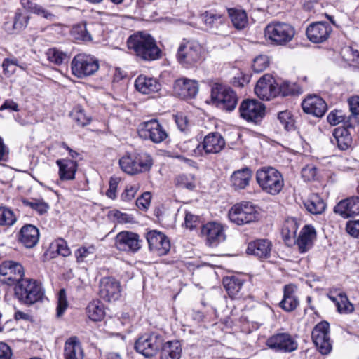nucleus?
<instances>
[{
    "mask_svg": "<svg viewBox=\"0 0 359 359\" xmlns=\"http://www.w3.org/2000/svg\"><path fill=\"white\" fill-rule=\"evenodd\" d=\"M129 50H133L139 58L151 61L160 57L161 50L154 38L144 32H137L130 36L127 40Z\"/></svg>",
    "mask_w": 359,
    "mask_h": 359,
    "instance_id": "nucleus-1",
    "label": "nucleus"
},
{
    "mask_svg": "<svg viewBox=\"0 0 359 359\" xmlns=\"http://www.w3.org/2000/svg\"><path fill=\"white\" fill-rule=\"evenodd\" d=\"M176 59L184 68L196 67L203 60V48L196 41L183 39L177 48Z\"/></svg>",
    "mask_w": 359,
    "mask_h": 359,
    "instance_id": "nucleus-2",
    "label": "nucleus"
},
{
    "mask_svg": "<svg viewBox=\"0 0 359 359\" xmlns=\"http://www.w3.org/2000/svg\"><path fill=\"white\" fill-rule=\"evenodd\" d=\"M15 296L23 304L32 305L44 296L41 284L32 278H24L15 287Z\"/></svg>",
    "mask_w": 359,
    "mask_h": 359,
    "instance_id": "nucleus-3",
    "label": "nucleus"
},
{
    "mask_svg": "<svg viewBox=\"0 0 359 359\" xmlns=\"http://www.w3.org/2000/svg\"><path fill=\"white\" fill-rule=\"evenodd\" d=\"M256 180L265 192L276 195L280 192L284 180L282 174L273 167H263L256 172Z\"/></svg>",
    "mask_w": 359,
    "mask_h": 359,
    "instance_id": "nucleus-4",
    "label": "nucleus"
},
{
    "mask_svg": "<svg viewBox=\"0 0 359 359\" xmlns=\"http://www.w3.org/2000/svg\"><path fill=\"white\" fill-rule=\"evenodd\" d=\"M295 30L290 24L273 21L264 29V36L272 43L285 46L294 38Z\"/></svg>",
    "mask_w": 359,
    "mask_h": 359,
    "instance_id": "nucleus-5",
    "label": "nucleus"
},
{
    "mask_svg": "<svg viewBox=\"0 0 359 359\" xmlns=\"http://www.w3.org/2000/svg\"><path fill=\"white\" fill-rule=\"evenodd\" d=\"M164 340L163 335L158 332L144 334L136 340L135 348L144 357L150 358L158 352Z\"/></svg>",
    "mask_w": 359,
    "mask_h": 359,
    "instance_id": "nucleus-6",
    "label": "nucleus"
},
{
    "mask_svg": "<svg viewBox=\"0 0 359 359\" xmlns=\"http://www.w3.org/2000/svg\"><path fill=\"white\" fill-rule=\"evenodd\" d=\"M226 142L218 132L209 133L204 137L203 141L196 145L192 151L194 156H203L220 153L225 147Z\"/></svg>",
    "mask_w": 359,
    "mask_h": 359,
    "instance_id": "nucleus-7",
    "label": "nucleus"
},
{
    "mask_svg": "<svg viewBox=\"0 0 359 359\" xmlns=\"http://www.w3.org/2000/svg\"><path fill=\"white\" fill-rule=\"evenodd\" d=\"M228 216L231 222L238 225H243L258 220L259 212L252 203L243 202L233 205Z\"/></svg>",
    "mask_w": 359,
    "mask_h": 359,
    "instance_id": "nucleus-8",
    "label": "nucleus"
},
{
    "mask_svg": "<svg viewBox=\"0 0 359 359\" xmlns=\"http://www.w3.org/2000/svg\"><path fill=\"white\" fill-rule=\"evenodd\" d=\"M72 74L77 78L94 74L99 69L98 60L90 55L78 54L71 62Z\"/></svg>",
    "mask_w": 359,
    "mask_h": 359,
    "instance_id": "nucleus-9",
    "label": "nucleus"
},
{
    "mask_svg": "<svg viewBox=\"0 0 359 359\" xmlns=\"http://www.w3.org/2000/svg\"><path fill=\"white\" fill-rule=\"evenodd\" d=\"M211 98L218 107L229 111L235 109L238 102L237 95L232 89L218 83L212 87Z\"/></svg>",
    "mask_w": 359,
    "mask_h": 359,
    "instance_id": "nucleus-10",
    "label": "nucleus"
},
{
    "mask_svg": "<svg viewBox=\"0 0 359 359\" xmlns=\"http://www.w3.org/2000/svg\"><path fill=\"white\" fill-rule=\"evenodd\" d=\"M23 266L13 261H5L0 264V282L10 286L15 285L24 278Z\"/></svg>",
    "mask_w": 359,
    "mask_h": 359,
    "instance_id": "nucleus-11",
    "label": "nucleus"
},
{
    "mask_svg": "<svg viewBox=\"0 0 359 359\" xmlns=\"http://www.w3.org/2000/svg\"><path fill=\"white\" fill-rule=\"evenodd\" d=\"M137 131L140 137L156 144L162 142L168 136L163 127L155 119L141 123Z\"/></svg>",
    "mask_w": 359,
    "mask_h": 359,
    "instance_id": "nucleus-12",
    "label": "nucleus"
},
{
    "mask_svg": "<svg viewBox=\"0 0 359 359\" xmlns=\"http://www.w3.org/2000/svg\"><path fill=\"white\" fill-rule=\"evenodd\" d=\"M241 117L247 121L257 123L265 115V106L255 100H245L239 107Z\"/></svg>",
    "mask_w": 359,
    "mask_h": 359,
    "instance_id": "nucleus-13",
    "label": "nucleus"
},
{
    "mask_svg": "<svg viewBox=\"0 0 359 359\" xmlns=\"http://www.w3.org/2000/svg\"><path fill=\"white\" fill-rule=\"evenodd\" d=\"M312 339L322 355H327L332 350L330 338V325L326 321L318 323L312 331Z\"/></svg>",
    "mask_w": 359,
    "mask_h": 359,
    "instance_id": "nucleus-14",
    "label": "nucleus"
},
{
    "mask_svg": "<svg viewBox=\"0 0 359 359\" xmlns=\"http://www.w3.org/2000/svg\"><path fill=\"white\" fill-rule=\"evenodd\" d=\"M266 344L271 349L285 353L292 352L298 346L295 339L287 332H280L272 335L267 339Z\"/></svg>",
    "mask_w": 359,
    "mask_h": 359,
    "instance_id": "nucleus-15",
    "label": "nucleus"
},
{
    "mask_svg": "<svg viewBox=\"0 0 359 359\" xmlns=\"http://www.w3.org/2000/svg\"><path fill=\"white\" fill-rule=\"evenodd\" d=\"M149 250L158 256L168 254L170 250L169 238L163 233L153 230L146 234Z\"/></svg>",
    "mask_w": 359,
    "mask_h": 359,
    "instance_id": "nucleus-16",
    "label": "nucleus"
},
{
    "mask_svg": "<svg viewBox=\"0 0 359 359\" xmlns=\"http://www.w3.org/2000/svg\"><path fill=\"white\" fill-rule=\"evenodd\" d=\"M140 236L131 231L119 232L115 238V246L121 251L136 252L142 248Z\"/></svg>",
    "mask_w": 359,
    "mask_h": 359,
    "instance_id": "nucleus-17",
    "label": "nucleus"
},
{
    "mask_svg": "<svg viewBox=\"0 0 359 359\" xmlns=\"http://www.w3.org/2000/svg\"><path fill=\"white\" fill-rule=\"evenodd\" d=\"M332 32V26L329 22L319 21L310 24L306 34L310 41L320 43L328 39Z\"/></svg>",
    "mask_w": 359,
    "mask_h": 359,
    "instance_id": "nucleus-18",
    "label": "nucleus"
},
{
    "mask_svg": "<svg viewBox=\"0 0 359 359\" xmlns=\"http://www.w3.org/2000/svg\"><path fill=\"white\" fill-rule=\"evenodd\" d=\"M99 288L100 297L107 302L116 301L121 295V284L112 277L102 278Z\"/></svg>",
    "mask_w": 359,
    "mask_h": 359,
    "instance_id": "nucleus-19",
    "label": "nucleus"
},
{
    "mask_svg": "<svg viewBox=\"0 0 359 359\" xmlns=\"http://www.w3.org/2000/svg\"><path fill=\"white\" fill-rule=\"evenodd\" d=\"M276 81L270 74H264L257 82L255 94L262 100H269L278 96Z\"/></svg>",
    "mask_w": 359,
    "mask_h": 359,
    "instance_id": "nucleus-20",
    "label": "nucleus"
},
{
    "mask_svg": "<svg viewBox=\"0 0 359 359\" xmlns=\"http://www.w3.org/2000/svg\"><path fill=\"white\" fill-rule=\"evenodd\" d=\"M201 234L205 238L208 245L210 247L217 246L226 239L223 226L217 222H208L203 225Z\"/></svg>",
    "mask_w": 359,
    "mask_h": 359,
    "instance_id": "nucleus-21",
    "label": "nucleus"
},
{
    "mask_svg": "<svg viewBox=\"0 0 359 359\" xmlns=\"http://www.w3.org/2000/svg\"><path fill=\"white\" fill-rule=\"evenodd\" d=\"M272 247V243L268 239H256L248 243L246 253L262 261L271 257Z\"/></svg>",
    "mask_w": 359,
    "mask_h": 359,
    "instance_id": "nucleus-22",
    "label": "nucleus"
},
{
    "mask_svg": "<svg viewBox=\"0 0 359 359\" xmlns=\"http://www.w3.org/2000/svg\"><path fill=\"white\" fill-rule=\"evenodd\" d=\"M201 20L206 29L215 34H219L226 27V17L215 11H207L201 15Z\"/></svg>",
    "mask_w": 359,
    "mask_h": 359,
    "instance_id": "nucleus-23",
    "label": "nucleus"
},
{
    "mask_svg": "<svg viewBox=\"0 0 359 359\" xmlns=\"http://www.w3.org/2000/svg\"><path fill=\"white\" fill-rule=\"evenodd\" d=\"M175 94L182 99L193 98L198 92V81L187 78H180L174 83Z\"/></svg>",
    "mask_w": 359,
    "mask_h": 359,
    "instance_id": "nucleus-24",
    "label": "nucleus"
},
{
    "mask_svg": "<svg viewBox=\"0 0 359 359\" xmlns=\"http://www.w3.org/2000/svg\"><path fill=\"white\" fill-rule=\"evenodd\" d=\"M303 111L316 117H322L327 109L326 102L316 95H308L302 102Z\"/></svg>",
    "mask_w": 359,
    "mask_h": 359,
    "instance_id": "nucleus-25",
    "label": "nucleus"
},
{
    "mask_svg": "<svg viewBox=\"0 0 359 359\" xmlns=\"http://www.w3.org/2000/svg\"><path fill=\"white\" fill-rule=\"evenodd\" d=\"M334 212L343 218L359 215V196H352L339 201L334 208Z\"/></svg>",
    "mask_w": 359,
    "mask_h": 359,
    "instance_id": "nucleus-26",
    "label": "nucleus"
},
{
    "mask_svg": "<svg viewBox=\"0 0 359 359\" xmlns=\"http://www.w3.org/2000/svg\"><path fill=\"white\" fill-rule=\"evenodd\" d=\"M18 240L27 248L34 247L39 240V229L32 224H26L23 226L20 231Z\"/></svg>",
    "mask_w": 359,
    "mask_h": 359,
    "instance_id": "nucleus-27",
    "label": "nucleus"
},
{
    "mask_svg": "<svg viewBox=\"0 0 359 359\" xmlns=\"http://www.w3.org/2000/svg\"><path fill=\"white\" fill-rule=\"evenodd\" d=\"M316 232L315 229L311 225H306L301 230L297 245L301 253L307 252L312 246L313 241L316 239Z\"/></svg>",
    "mask_w": 359,
    "mask_h": 359,
    "instance_id": "nucleus-28",
    "label": "nucleus"
},
{
    "mask_svg": "<svg viewBox=\"0 0 359 359\" xmlns=\"http://www.w3.org/2000/svg\"><path fill=\"white\" fill-rule=\"evenodd\" d=\"M135 87L142 94H150L158 92L161 86L156 79L140 75L135 79Z\"/></svg>",
    "mask_w": 359,
    "mask_h": 359,
    "instance_id": "nucleus-29",
    "label": "nucleus"
},
{
    "mask_svg": "<svg viewBox=\"0 0 359 359\" xmlns=\"http://www.w3.org/2000/svg\"><path fill=\"white\" fill-rule=\"evenodd\" d=\"M59 167V176L61 180H72L75 178V174L78 168L76 161L62 158L56 161Z\"/></svg>",
    "mask_w": 359,
    "mask_h": 359,
    "instance_id": "nucleus-30",
    "label": "nucleus"
},
{
    "mask_svg": "<svg viewBox=\"0 0 359 359\" xmlns=\"http://www.w3.org/2000/svg\"><path fill=\"white\" fill-rule=\"evenodd\" d=\"M252 170L248 167L234 171L231 177V184L236 189H243L249 185Z\"/></svg>",
    "mask_w": 359,
    "mask_h": 359,
    "instance_id": "nucleus-31",
    "label": "nucleus"
},
{
    "mask_svg": "<svg viewBox=\"0 0 359 359\" xmlns=\"http://www.w3.org/2000/svg\"><path fill=\"white\" fill-rule=\"evenodd\" d=\"M331 142L337 144L339 149L346 150L352 144V137L347 128L339 127L334 129Z\"/></svg>",
    "mask_w": 359,
    "mask_h": 359,
    "instance_id": "nucleus-32",
    "label": "nucleus"
},
{
    "mask_svg": "<svg viewBox=\"0 0 359 359\" xmlns=\"http://www.w3.org/2000/svg\"><path fill=\"white\" fill-rule=\"evenodd\" d=\"M65 359H83V351L76 337L69 338L65 344Z\"/></svg>",
    "mask_w": 359,
    "mask_h": 359,
    "instance_id": "nucleus-33",
    "label": "nucleus"
},
{
    "mask_svg": "<svg viewBox=\"0 0 359 359\" xmlns=\"http://www.w3.org/2000/svg\"><path fill=\"white\" fill-rule=\"evenodd\" d=\"M161 359H180L182 346L179 341H168L161 346Z\"/></svg>",
    "mask_w": 359,
    "mask_h": 359,
    "instance_id": "nucleus-34",
    "label": "nucleus"
},
{
    "mask_svg": "<svg viewBox=\"0 0 359 359\" xmlns=\"http://www.w3.org/2000/svg\"><path fill=\"white\" fill-rule=\"evenodd\" d=\"M280 306L285 311H294L299 305V301L294 294L292 285H287L284 287L283 299L279 304Z\"/></svg>",
    "mask_w": 359,
    "mask_h": 359,
    "instance_id": "nucleus-35",
    "label": "nucleus"
},
{
    "mask_svg": "<svg viewBox=\"0 0 359 359\" xmlns=\"http://www.w3.org/2000/svg\"><path fill=\"white\" fill-rule=\"evenodd\" d=\"M306 210L313 215L323 213L326 208V205L321 197L316 194L311 195L309 199L304 203Z\"/></svg>",
    "mask_w": 359,
    "mask_h": 359,
    "instance_id": "nucleus-36",
    "label": "nucleus"
},
{
    "mask_svg": "<svg viewBox=\"0 0 359 359\" xmlns=\"http://www.w3.org/2000/svg\"><path fill=\"white\" fill-rule=\"evenodd\" d=\"M328 297L330 299L334 302L339 313H349L353 311V305L349 302L344 293L339 292L335 297L330 294Z\"/></svg>",
    "mask_w": 359,
    "mask_h": 359,
    "instance_id": "nucleus-37",
    "label": "nucleus"
},
{
    "mask_svg": "<svg viewBox=\"0 0 359 359\" xmlns=\"http://www.w3.org/2000/svg\"><path fill=\"white\" fill-rule=\"evenodd\" d=\"M96 247L94 245H83L79 248L74 255L78 263L86 262L95 257Z\"/></svg>",
    "mask_w": 359,
    "mask_h": 359,
    "instance_id": "nucleus-38",
    "label": "nucleus"
},
{
    "mask_svg": "<svg viewBox=\"0 0 359 359\" xmlns=\"http://www.w3.org/2000/svg\"><path fill=\"white\" fill-rule=\"evenodd\" d=\"M228 13L233 26L237 29H243L248 24L247 14L244 11L229 9Z\"/></svg>",
    "mask_w": 359,
    "mask_h": 359,
    "instance_id": "nucleus-39",
    "label": "nucleus"
},
{
    "mask_svg": "<svg viewBox=\"0 0 359 359\" xmlns=\"http://www.w3.org/2000/svg\"><path fill=\"white\" fill-rule=\"evenodd\" d=\"M119 165L121 170L129 175H137V161L135 156L127 155L123 156L119 160Z\"/></svg>",
    "mask_w": 359,
    "mask_h": 359,
    "instance_id": "nucleus-40",
    "label": "nucleus"
},
{
    "mask_svg": "<svg viewBox=\"0 0 359 359\" xmlns=\"http://www.w3.org/2000/svg\"><path fill=\"white\" fill-rule=\"evenodd\" d=\"M86 310L89 318L93 321L101 320L104 316L103 305L97 300L90 302Z\"/></svg>",
    "mask_w": 359,
    "mask_h": 359,
    "instance_id": "nucleus-41",
    "label": "nucleus"
},
{
    "mask_svg": "<svg viewBox=\"0 0 359 359\" xmlns=\"http://www.w3.org/2000/svg\"><path fill=\"white\" fill-rule=\"evenodd\" d=\"M17 67L23 70H26L28 67V65L25 62L19 64L18 60L15 57L5 58L2 62L4 74L7 76H10L14 74L16 71Z\"/></svg>",
    "mask_w": 359,
    "mask_h": 359,
    "instance_id": "nucleus-42",
    "label": "nucleus"
},
{
    "mask_svg": "<svg viewBox=\"0 0 359 359\" xmlns=\"http://www.w3.org/2000/svg\"><path fill=\"white\" fill-rule=\"evenodd\" d=\"M70 116L79 126H86L91 121V117L88 116L81 106H76L70 113Z\"/></svg>",
    "mask_w": 359,
    "mask_h": 359,
    "instance_id": "nucleus-43",
    "label": "nucleus"
},
{
    "mask_svg": "<svg viewBox=\"0 0 359 359\" xmlns=\"http://www.w3.org/2000/svg\"><path fill=\"white\" fill-rule=\"evenodd\" d=\"M243 283L242 280L236 277H227L223 280L224 287L231 296H234L239 292Z\"/></svg>",
    "mask_w": 359,
    "mask_h": 359,
    "instance_id": "nucleus-44",
    "label": "nucleus"
},
{
    "mask_svg": "<svg viewBox=\"0 0 359 359\" xmlns=\"http://www.w3.org/2000/svg\"><path fill=\"white\" fill-rule=\"evenodd\" d=\"M175 184L178 188L193 190L196 187L195 177L192 174L180 175L175 179Z\"/></svg>",
    "mask_w": 359,
    "mask_h": 359,
    "instance_id": "nucleus-45",
    "label": "nucleus"
},
{
    "mask_svg": "<svg viewBox=\"0 0 359 359\" xmlns=\"http://www.w3.org/2000/svg\"><path fill=\"white\" fill-rule=\"evenodd\" d=\"M48 60L56 65H62L68 59L67 53L56 48H49L46 53Z\"/></svg>",
    "mask_w": 359,
    "mask_h": 359,
    "instance_id": "nucleus-46",
    "label": "nucleus"
},
{
    "mask_svg": "<svg viewBox=\"0 0 359 359\" xmlns=\"http://www.w3.org/2000/svg\"><path fill=\"white\" fill-rule=\"evenodd\" d=\"M16 220V216L11 209L6 206H0V226H13Z\"/></svg>",
    "mask_w": 359,
    "mask_h": 359,
    "instance_id": "nucleus-47",
    "label": "nucleus"
},
{
    "mask_svg": "<svg viewBox=\"0 0 359 359\" xmlns=\"http://www.w3.org/2000/svg\"><path fill=\"white\" fill-rule=\"evenodd\" d=\"M136 158L138 174L150 170L153 165V159L149 154L147 153L139 154L136 156Z\"/></svg>",
    "mask_w": 359,
    "mask_h": 359,
    "instance_id": "nucleus-48",
    "label": "nucleus"
},
{
    "mask_svg": "<svg viewBox=\"0 0 359 359\" xmlns=\"http://www.w3.org/2000/svg\"><path fill=\"white\" fill-rule=\"evenodd\" d=\"M276 85L278 95L285 97L294 95L297 93V86L294 83H291L288 81H283L281 83L276 82Z\"/></svg>",
    "mask_w": 359,
    "mask_h": 359,
    "instance_id": "nucleus-49",
    "label": "nucleus"
},
{
    "mask_svg": "<svg viewBox=\"0 0 359 359\" xmlns=\"http://www.w3.org/2000/svg\"><path fill=\"white\" fill-rule=\"evenodd\" d=\"M24 204L36 210L39 215H43L48 212L49 205L43 199H32V201H24Z\"/></svg>",
    "mask_w": 359,
    "mask_h": 359,
    "instance_id": "nucleus-50",
    "label": "nucleus"
},
{
    "mask_svg": "<svg viewBox=\"0 0 359 359\" xmlns=\"http://www.w3.org/2000/svg\"><path fill=\"white\" fill-rule=\"evenodd\" d=\"M269 65V57L266 55H259L254 59L252 67L254 72L259 73L265 70Z\"/></svg>",
    "mask_w": 359,
    "mask_h": 359,
    "instance_id": "nucleus-51",
    "label": "nucleus"
},
{
    "mask_svg": "<svg viewBox=\"0 0 359 359\" xmlns=\"http://www.w3.org/2000/svg\"><path fill=\"white\" fill-rule=\"evenodd\" d=\"M297 231V224L294 219L287 220L283 228V234L285 238H295Z\"/></svg>",
    "mask_w": 359,
    "mask_h": 359,
    "instance_id": "nucleus-52",
    "label": "nucleus"
},
{
    "mask_svg": "<svg viewBox=\"0 0 359 359\" xmlns=\"http://www.w3.org/2000/svg\"><path fill=\"white\" fill-rule=\"evenodd\" d=\"M68 307V302L67 299L66 291L61 289L58 292L57 306V317H61Z\"/></svg>",
    "mask_w": 359,
    "mask_h": 359,
    "instance_id": "nucleus-53",
    "label": "nucleus"
},
{
    "mask_svg": "<svg viewBox=\"0 0 359 359\" xmlns=\"http://www.w3.org/2000/svg\"><path fill=\"white\" fill-rule=\"evenodd\" d=\"M28 10L35 14L43 16L44 18L48 20H53L55 15L49 12L48 10L43 8L41 6L36 4L30 3L28 6Z\"/></svg>",
    "mask_w": 359,
    "mask_h": 359,
    "instance_id": "nucleus-54",
    "label": "nucleus"
},
{
    "mask_svg": "<svg viewBox=\"0 0 359 359\" xmlns=\"http://www.w3.org/2000/svg\"><path fill=\"white\" fill-rule=\"evenodd\" d=\"M327 119L329 123L336 126L344 122L346 119V116L341 110H334L328 114Z\"/></svg>",
    "mask_w": 359,
    "mask_h": 359,
    "instance_id": "nucleus-55",
    "label": "nucleus"
},
{
    "mask_svg": "<svg viewBox=\"0 0 359 359\" xmlns=\"http://www.w3.org/2000/svg\"><path fill=\"white\" fill-rule=\"evenodd\" d=\"M28 23V18L20 14L16 13L14 18L13 25V29L15 31H20L25 28Z\"/></svg>",
    "mask_w": 359,
    "mask_h": 359,
    "instance_id": "nucleus-56",
    "label": "nucleus"
},
{
    "mask_svg": "<svg viewBox=\"0 0 359 359\" xmlns=\"http://www.w3.org/2000/svg\"><path fill=\"white\" fill-rule=\"evenodd\" d=\"M151 198V194L149 192L143 193L136 200V205L140 210H147L150 205Z\"/></svg>",
    "mask_w": 359,
    "mask_h": 359,
    "instance_id": "nucleus-57",
    "label": "nucleus"
},
{
    "mask_svg": "<svg viewBox=\"0 0 359 359\" xmlns=\"http://www.w3.org/2000/svg\"><path fill=\"white\" fill-rule=\"evenodd\" d=\"M317 175V169L313 165H306L302 170V176L305 181L315 180Z\"/></svg>",
    "mask_w": 359,
    "mask_h": 359,
    "instance_id": "nucleus-58",
    "label": "nucleus"
},
{
    "mask_svg": "<svg viewBox=\"0 0 359 359\" xmlns=\"http://www.w3.org/2000/svg\"><path fill=\"white\" fill-rule=\"evenodd\" d=\"M251 76L248 74L240 72L233 78V85L238 87H243L249 83Z\"/></svg>",
    "mask_w": 359,
    "mask_h": 359,
    "instance_id": "nucleus-59",
    "label": "nucleus"
},
{
    "mask_svg": "<svg viewBox=\"0 0 359 359\" xmlns=\"http://www.w3.org/2000/svg\"><path fill=\"white\" fill-rule=\"evenodd\" d=\"M346 231L352 236L359 238V219L347 222Z\"/></svg>",
    "mask_w": 359,
    "mask_h": 359,
    "instance_id": "nucleus-60",
    "label": "nucleus"
},
{
    "mask_svg": "<svg viewBox=\"0 0 359 359\" xmlns=\"http://www.w3.org/2000/svg\"><path fill=\"white\" fill-rule=\"evenodd\" d=\"M185 226L190 229L196 226L198 222V217L190 212L186 213L184 218Z\"/></svg>",
    "mask_w": 359,
    "mask_h": 359,
    "instance_id": "nucleus-61",
    "label": "nucleus"
},
{
    "mask_svg": "<svg viewBox=\"0 0 359 359\" xmlns=\"http://www.w3.org/2000/svg\"><path fill=\"white\" fill-rule=\"evenodd\" d=\"M137 191V189L135 186L126 187L124 192L121 194L122 199L126 201L132 200L135 197Z\"/></svg>",
    "mask_w": 359,
    "mask_h": 359,
    "instance_id": "nucleus-62",
    "label": "nucleus"
},
{
    "mask_svg": "<svg viewBox=\"0 0 359 359\" xmlns=\"http://www.w3.org/2000/svg\"><path fill=\"white\" fill-rule=\"evenodd\" d=\"M12 351L8 345L0 341V359H11Z\"/></svg>",
    "mask_w": 359,
    "mask_h": 359,
    "instance_id": "nucleus-63",
    "label": "nucleus"
},
{
    "mask_svg": "<svg viewBox=\"0 0 359 359\" xmlns=\"http://www.w3.org/2000/svg\"><path fill=\"white\" fill-rule=\"evenodd\" d=\"M350 110L353 114L359 115V97L355 96L348 100Z\"/></svg>",
    "mask_w": 359,
    "mask_h": 359,
    "instance_id": "nucleus-64",
    "label": "nucleus"
}]
</instances>
